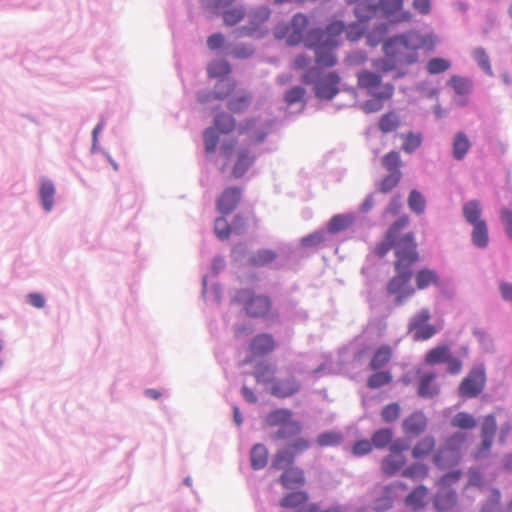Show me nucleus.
I'll list each match as a JSON object with an SVG mask.
<instances>
[{"label":"nucleus","instance_id":"12","mask_svg":"<svg viewBox=\"0 0 512 512\" xmlns=\"http://www.w3.org/2000/svg\"><path fill=\"white\" fill-rule=\"evenodd\" d=\"M301 389V384L293 375L283 379L273 380L270 387L272 396L280 399L289 398L297 394Z\"/></svg>","mask_w":512,"mask_h":512},{"label":"nucleus","instance_id":"52","mask_svg":"<svg viewBox=\"0 0 512 512\" xmlns=\"http://www.w3.org/2000/svg\"><path fill=\"white\" fill-rule=\"evenodd\" d=\"M230 71L231 67L225 60L214 61L208 67V74L213 78L226 76L230 73Z\"/></svg>","mask_w":512,"mask_h":512},{"label":"nucleus","instance_id":"22","mask_svg":"<svg viewBox=\"0 0 512 512\" xmlns=\"http://www.w3.org/2000/svg\"><path fill=\"white\" fill-rule=\"evenodd\" d=\"M436 374L427 373L420 377L418 383V395L422 398H432L439 394L440 387L435 382Z\"/></svg>","mask_w":512,"mask_h":512},{"label":"nucleus","instance_id":"13","mask_svg":"<svg viewBox=\"0 0 512 512\" xmlns=\"http://www.w3.org/2000/svg\"><path fill=\"white\" fill-rule=\"evenodd\" d=\"M340 83V78L337 73L330 72L320 78L315 84V94L318 98L330 100L332 99L338 92V85Z\"/></svg>","mask_w":512,"mask_h":512},{"label":"nucleus","instance_id":"25","mask_svg":"<svg viewBox=\"0 0 512 512\" xmlns=\"http://www.w3.org/2000/svg\"><path fill=\"white\" fill-rule=\"evenodd\" d=\"M406 464L404 455L389 454L381 462V470L387 476L395 475Z\"/></svg>","mask_w":512,"mask_h":512},{"label":"nucleus","instance_id":"53","mask_svg":"<svg viewBox=\"0 0 512 512\" xmlns=\"http://www.w3.org/2000/svg\"><path fill=\"white\" fill-rule=\"evenodd\" d=\"M398 65V61L389 58L388 56L373 61V68L375 69V72L381 75L396 69Z\"/></svg>","mask_w":512,"mask_h":512},{"label":"nucleus","instance_id":"21","mask_svg":"<svg viewBox=\"0 0 512 512\" xmlns=\"http://www.w3.org/2000/svg\"><path fill=\"white\" fill-rule=\"evenodd\" d=\"M471 141L463 131H458L452 141V155L457 161H462L471 149Z\"/></svg>","mask_w":512,"mask_h":512},{"label":"nucleus","instance_id":"24","mask_svg":"<svg viewBox=\"0 0 512 512\" xmlns=\"http://www.w3.org/2000/svg\"><path fill=\"white\" fill-rule=\"evenodd\" d=\"M462 213L465 221L470 225L483 222L482 206L479 200H470L462 207Z\"/></svg>","mask_w":512,"mask_h":512},{"label":"nucleus","instance_id":"46","mask_svg":"<svg viewBox=\"0 0 512 512\" xmlns=\"http://www.w3.org/2000/svg\"><path fill=\"white\" fill-rule=\"evenodd\" d=\"M428 475V467L423 463H414L402 471V476L412 480L424 479Z\"/></svg>","mask_w":512,"mask_h":512},{"label":"nucleus","instance_id":"28","mask_svg":"<svg viewBox=\"0 0 512 512\" xmlns=\"http://www.w3.org/2000/svg\"><path fill=\"white\" fill-rule=\"evenodd\" d=\"M295 457L290 450L285 446L275 453L272 460V468L276 470H285L294 466Z\"/></svg>","mask_w":512,"mask_h":512},{"label":"nucleus","instance_id":"8","mask_svg":"<svg viewBox=\"0 0 512 512\" xmlns=\"http://www.w3.org/2000/svg\"><path fill=\"white\" fill-rule=\"evenodd\" d=\"M408 224L409 217L406 215L401 216L396 220L387 230L384 240L376 245L375 254L379 257H384L392 248H394L396 252L397 246L408 238V236H411L413 243H416L412 232H409L399 238L401 230H403Z\"/></svg>","mask_w":512,"mask_h":512},{"label":"nucleus","instance_id":"63","mask_svg":"<svg viewBox=\"0 0 512 512\" xmlns=\"http://www.w3.org/2000/svg\"><path fill=\"white\" fill-rule=\"evenodd\" d=\"M305 95V89L300 86H295L287 91L285 101L288 104H295L300 102Z\"/></svg>","mask_w":512,"mask_h":512},{"label":"nucleus","instance_id":"10","mask_svg":"<svg viewBox=\"0 0 512 512\" xmlns=\"http://www.w3.org/2000/svg\"><path fill=\"white\" fill-rule=\"evenodd\" d=\"M486 384V373L483 366H477L470 370L461 381L458 393L462 398H475L482 393Z\"/></svg>","mask_w":512,"mask_h":512},{"label":"nucleus","instance_id":"61","mask_svg":"<svg viewBox=\"0 0 512 512\" xmlns=\"http://www.w3.org/2000/svg\"><path fill=\"white\" fill-rule=\"evenodd\" d=\"M345 35H346V38L349 40V41H357L359 40L363 33H364V27L362 25V23H353V24H350L348 26H345Z\"/></svg>","mask_w":512,"mask_h":512},{"label":"nucleus","instance_id":"39","mask_svg":"<svg viewBox=\"0 0 512 512\" xmlns=\"http://www.w3.org/2000/svg\"><path fill=\"white\" fill-rule=\"evenodd\" d=\"M456 461L454 452L449 449H439L433 456L434 464L440 469H444Z\"/></svg>","mask_w":512,"mask_h":512},{"label":"nucleus","instance_id":"3","mask_svg":"<svg viewBox=\"0 0 512 512\" xmlns=\"http://www.w3.org/2000/svg\"><path fill=\"white\" fill-rule=\"evenodd\" d=\"M345 24L342 21H333L325 30L312 29L306 39V46L314 50L315 61L319 67H332L336 65L337 58L334 50L339 45L338 37L344 33Z\"/></svg>","mask_w":512,"mask_h":512},{"label":"nucleus","instance_id":"60","mask_svg":"<svg viewBox=\"0 0 512 512\" xmlns=\"http://www.w3.org/2000/svg\"><path fill=\"white\" fill-rule=\"evenodd\" d=\"M219 138L214 128H208L204 132L205 150L207 153L214 152Z\"/></svg>","mask_w":512,"mask_h":512},{"label":"nucleus","instance_id":"38","mask_svg":"<svg viewBox=\"0 0 512 512\" xmlns=\"http://www.w3.org/2000/svg\"><path fill=\"white\" fill-rule=\"evenodd\" d=\"M448 84L458 95H467L472 90V82L466 77L454 75L450 78Z\"/></svg>","mask_w":512,"mask_h":512},{"label":"nucleus","instance_id":"7","mask_svg":"<svg viewBox=\"0 0 512 512\" xmlns=\"http://www.w3.org/2000/svg\"><path fill=\"white\" fill-rule=\"evenodd\" d=\"M309 19L305 14L297 13L293 16L290 24H279L274 29L276 39H285L287 44L295 46L304 41L306 43Z\"/></svg>","mask_w":512,"mask_h":512},{"label":"nucleus","instance_id":"27","mask_svg":"<svg viewBox=\"0 0 512 512\" xmlns=\"http://www.w3.org/2000/svg\"><path fill=\"white\" fill-rule=\"evenodd\" d=\"M435 448V439L432 436H425L419 440L412 449L414 459H424L428 457Z\"/></svg>","mask_w":512,"mask_h":512},{"label":"nucleus","instance_id":"29","mask_svg":"<svg viewBox=\"0 0 512 512\" xmlns=\"http://www.w3.org/2000/svg\"><path fill=\"white\" fill-rule=\"evenodd\" d=\"M251 466L254 470L263 469L268 463V449L263 444H255L250 452Z\"/></svg>","mask_w":512,"mask_h":512},{"label":"nucleus","instance_id":"6","mask_svg":"<svg viewBox=\"0 0 512 512\" xmlns=\"http://www.w3.org/2000/svg\"><path fill=\"white\" fill-rule=\"evenodd\" d=\"M292 411L287 408L275 409L267 414L265 423L269 427H279L274 439L283 440L302 432V424L292 419Z\"/></svg>","mask_w":512,"mask_h":512},{"label":"nucleus","instance_id":"36","mask_svg":"<svg viewBox=\"0 0 512 512\" xmlns=\"http://www.w3.org/2000/svg\"><path fill=\"white\" fill-rule=\"evenodd\" d=\"M276 257L277 255L273 250L262 249L251 255L249 258V263L252 266H265L272 263Z\"/></svg>","mask_w":512,"mask_h":512},{"label":"nucleus","instance_id":"42","mask_svg":"<svg viewBox=\"0 0 512 512\" xmlns=\"http://www.w3.org/2000/svg\"><path fill=\"white\" fill-rule=\"evenodd\" d=\"M393 438V431L390 428H382L374 432L371 437L373 446L378 449L387 447Z\"/></svg>","mask_w":512,"mask_h":512},{"label":"nucleus","instance_id":"35","mask_svg":"<svg viewBox=\"0 0 512 512\" xmlns=\"http://www.w3.org/2000/svg\"><path fill=\"white\" fill-rule=\"evenodd\" d=\"M308 499V494L305 491L291 492L281 499L280 505L283 508H298L305 504Z\"/></svg>","mask_w":512,"mask_h":512},{"label":"nucleus","instance_id":"14","mask_svg":"<svg viewBox=\"0 0 512 512\" xmlns=\"http://www.w3.org/2000/svg\"><path fill=\"white\" fill-rule=\"evenodd\" d=\"M497 423L493 415H486L481 423L482 443L476 457H484L491 449L493 439L496 433Z\"/></svg>","mask_w":512,"mask_h":512},{"label":"nucleus","instance_id":"11","mask_svg":"<svg viewBox=\"0 0 512 512\" xmlns=\"http://www.w3.org/2000/svg\"><path fill=\"white\" fill-rule=\"evenodd\" d=\"M404 0H379V8L394 23L409 22L412 14L403 10Z\"/></svg>","mask_w":512,"mask_h":512},{"label":"nucleus","instance_id":"62","mask_svg":"<svg viewBox=\"0 0 512 512\" xmlns=\"http://www.w3.org/2000/svg\"><path fill=\"white\" fill-rule=\"evenodd\" d=\"M500 219L507 236L512 240V210L502 208L500 210Z\"/></svg>","mask_w":512,"mask_h":512},{"label":"nucleus","instance_id":"23","mask_svg":"<svg viewBox=\"0 0 512 512\" xmlns=\"http://www.w3.org/2000/svg\"><path fill=\"white\" fill-rule=\"evenodd\" d=\"M255 156L248 150H241L237 155L236 162L232 168V176L236 179L243 177L254 164Z\"/></svg>","mask_w":512,"mask_h":512},{"label":"nucleus","instance_id":"44","mask_svg":"<svg viewBox=\"0 0 512 512\" xmlns=\"http://www.w3.org/2000/svg\"><path fill=\"white\" fill-rule=\"evenodd\" d=\"M353 222V217L349 215H335L328 224V231L338 233L347 229Z\"/></svg>","mask_w":512,"mask_h":512},{"label":"nucleus","instance_id":"50","mask_svg":"<svg viewBox=\"0 0 512 512\" xmlns=\"http://www.w3.org/2000/svg\"><path fill=\"white\" fill-rule=\"evenodd\" d=\"M215 127L224 134L230 133L235 128V120L232 116L221 113L215 118Z\"/></svg>","mask_w":512,"mask_h":512},{"label":"nucleus","instance_id":"64","mask_svg":"<svg viewBox=\"0 0 512 512\" xmlns=\"http://www.w3.org/2000/svg\"><path fill=\"white\" fill-rule=\"evenodd\" d=\"M324 242L323 232H314L301 240V244L305 247H317Z\"/></svg>","mask_w":512,"mask_h":512},{"label":"nucleus","instance_id":"26","mask_svg":"<svg viewBox=\"0 0 512 512\" xmlns=\"http://www.w3.org/2000/svg\"><path fill=\"white\" fill-rule=\"evenodd\" d=\"M416 287L419 290H424L428 288L430 285H438L439 284V276L436 271L423 268L417 271L415 275Z\"/></svg>","mask_w":512,"mask_h":512},{"label":"nucleus","instance_id":"57","mask_svg":"<svg viewBox=\"0 0 512 512\" xmlns=\"http://www.w3.org/2000/svg\"><path fill=\"white\" fill-rule=\"evenodd\" d=\"M214 231L220 240H226L231 235L232 228L224 217H219L215 220Z\"/></svg>","mask_w":512,"mask_h":512},{"label":"nucleus","instance_id":"40","mask_svg":"<svg viewBox=\"0 0 512 512\" xmlns=\"http://www.w3.org/2000/svg\"><path fill=\"white\" fill-rule=\"evenodd\" d=\"M477 424L476 419L469 413L459 412L451 420V425L455 428L470 430Z\"/></svg>","mask_w":512,"mask_h":512},{"label":"nucleus","instance_id":"31","mask_svg":"<svg viewBox=\"0 0 512 512\" xmlns=\"http://www.w3.org/2000/svg\"><path fill=\"white\" fill-rule=\"evenodd\" d=\"M451 354L447 345H440L429 350L425 356V363L430 366L445 363Z\"/></svg>","mask_w":512,"mask_h":512},{"label":"nucleus","instance_id":"37","mask_svg":"<svg viewBox=\"0 0 512 512\" xmlns=\"http://www.w3.org/2000/svg\"><path fill=\"white\" fill-rule=\"evenodd\" d=\"M451 68V62L448 59L434 57L428 60L426 71L430 75H437L448 71Z\"/></svg>","mask_w":512,"mask_h":512},{"label":"nucleus","instance_id":"17","mask_svg":"<svg viewBox=\"0 0 512 512\" xmlns=\"http://www.w3.org/2000/svg\"><path fill=\"white\" fill-rule=\"evenodd\" d=\"M276 343L271 334L261 333L256 335L250 343V352L255 356H265L272 353Z\"/></svg>","mask_w":512,"mask_h":512},{"label":"nucleus","instance_id":"16","mask_svg":"<svg viewBox=\"0 0 512 512\" xmlns=\"http://www.w3.org/2000/svg\"><path fill=\"white\" fill-rule=\"evenodd\" d=\"M241 199V189L238 187L226 188L217 200V208L222 214L231 213Z\"/></svg>","mask_w":512,"mask_h":512},{"label":"nucleus","instance_id":"5","mask_svg":"<svg viewBox=\"0 0 512 512\" xmlns=\"http://www.w3.org/2000/svg\"><path fill=\"white\" fill-rule=\"evenodd\" d=\"M233 302L242 305L244 312L250 318H266L273 310V303L269 296L256 294L250 289L238 290Z\"/></svg>","mask_w":512,"mask_h":512},{"label":"nucleus","instance_id":"48","mask_svg":"<svg viewBox=\"0 0 512 512\" xmlns=\"http://www.w3.org/2000/svg\"><path fill=\"white\" fill-rule=\"evenodd\" d=\"M403 139L402 149L406 153L414 152L422 143V135L420 133H407L402 135Z\"/></svg>","mask_w":512,"mask_h":512},{"label":"nucleus","instance_id":"19","mask_svg":"<svg viewBox=\"0 0 512 512\" xmlns=\"http://www.w3.org/2000/svg\"><path fill=\"white\" fill-rule=\"evenodd\" d=\"M427 419L421 411L410 414L402 424L403 431L408 436H418L425 431Z\"/></svg>","mask_w":512,"mask_h":512},{"label":"nucleus","instance_id":"58","mask_svg":"<svg viewBox=\"0 0 512 512\" xmlns=\"http://www.w3.org/2000/svg\"><path fill=\"white\" fill-rule=\"evenodd\" d=\"M473 58L477 64L489 75H492V68L489 60V56L486 51L478 47L473 51Z\"/></svg>","mask_w":512,"mask_h":512},{"label":"nucleus","instance_id":"9","mask_svg":"<svg viewBox=\"0 0 512 512\" xmlns=\"http://www.w3.org/2000/svg\"><path fill=\"white\" fill-rule=\"evenodd\" d=\"M460 477V471H452L439 479L438 484L441 490L436 494L434 501V505L438 511H449L455 507L457 502L456 493L448 489V486L457 482Z\"/></svg>","mask_w":512,"mask_h":512},{"label":"nucleus","instance_id":"1","mask_svg":"<svg viewBox=\"0 0 512 512\" xmlns=\"http://www.w3.org/2000/svg\"><path fill=\"white\" fill-rule=\"evenodd\" d=\"M440 39L434 32L410 30L387 39L383 44L385 56L395 59L399 65L410 66L419 61V50L434 52Z\"/></svg>","mask_w":512,"mask_h":512},{"label":"nucleus","instance_id":"41","mask_svg":"<svg viewBox=\"0 0 512 512\" xmlns=\"http://www.w3.org/2000/svg\"><path fill=\"white\" fill-rule=\"evenodd\" d=\"M275 369L268 363H259L254 371V377L258 383H272Z\"/></svg>","mask_w":512,"mask_h":512},{"label":"nucleus","instance_id":"43","mask_svg":"<svg viewBox=\"0 0 512 512\" xmlns=\"http://www.w3.org/2000/svg\"><path fill=\"white\" fill-rule=\"evenodd\" d=\"M399 124L398 115L395 112H388L380 118L378 127L383 133H389L396 130Z\"/></svg>","mask_w":512,"mask_h":512},{"label":"nucleus","instance_id":"54","mask_svg":"<svg viewBox=\"0 0 512 512\" xmlns=\"http://www.w3.org/2000/svg\"><path fill=\"white\" fill-rule=\"evenodd\" d=\"M402 178V172L401 171H396V172H392L384 177L382 179V181L380 182V191L382 193H388L390 192L392 189H394L398 183L400 182Z\"/></svg>","mask_w":512,"mask_h":512},{"label":"nucleus","instance_id":"20","mask_svg":"<svg viewBox=\"0 0 512 512\" xmlns=\"http://www.w3.org/2000/svg\"><path fill=\"white\" fill-rule=\"evenodd\" d=\"M269 15H270V11L266 7H261L255 11H253L249 15L251 25L242 27L238 32V36H253V35H255L259 30L260 24L264 23L269 18Z\"/></svg>","mask_w":512,"mask_h":512},{"label":"nucleus","instance_id":"4","mask_svg":"<svg viewBox=\"0 0 512 512\" xmlns=\"http://www.w3.org/2000/svg\"><path fill=\"white\" fill-rule=\"evenodd\" d=\"M357 86L365 90L372 99L364 102L363 110L366 113L377 112L383 108L385 101H388L394 95V85L389 82H383V75L363 69L356 75Z\"/></svg>","mask_w":512,"mask_h":512},{"label":"nucleus","instance_id":"47","mask_svg":"<svg viewBox=\"0 0 512 512\" xmlns=\"http://www.w3.org/2000/svg\"><path fill=\"white\" fill-rule=\"evenodd\" d=\"M342 439L341 433L329 431L318 435L316 442L321 447L337 446L342 442Z\"/></svg>","mask_w":512,"mask_h":512},{"label":"nucleus","instance_id":"30","mask_svg":"<svg viewBox=\"0 0 512 512\" xmlns=\"http://www.w3.org/2000/svg\"><path fill=\"white\" fill-rule=\"evenodd\" d=\"M471 226L473 227L471 232L472 243L479 248L487 247L489 243L487 223L483 221Z\"/></svg>","mask_w":512,"mask_h":512},{"label":"nucleus","instance_id":"15","mask_svg":"<svg viewBox=\"0 0 512 512\" xmlns=\"http://www.w3.org/2000/svg\"><path fill=\"white\" fill-rule=\"evenodd\" d=\"M279 482L285 489L300 488L306 483L305 472L298 466H291L283 471Z\"/></svg>","mask_w":512,"mask_h":512},{"label":"nucleus","instance_id":"2","mask_svg":"<svg viewBox=\"0 0 512 512\" xmlns=\"http://www.w3.org/2000/svg\"><path fill=\"white\" fill-rule=\"evenodd\" d=\"M418 260L417 244L413 243L411 236H408L397 246L394 263L396 275L387 284V292L395 296V302L398 305L415 293V289L410 285L412 278L411 267Z\"/></svg>","mask_w":512,"mask_h":512},{"label":"nucleus","instance_id":"34","mask_svg":"<svg viewBox=\"0 0 512 512\" xmlns=\"http://www.w3.org/2000/svg\"><path fill=\"white\" fill-rule=\"evenodd\" d=\"M40 198L46 211H50L54 204L55 187L49 180H44L40 187Z\"/></svg>","mask_w":512,"mask_h":512},{"label":"nucleus","instance_id":"56","mask_svg":"<svg viewBox=\"0 0 512 512\" xmlns=\"http://www.w3.org/2000/svg\"><path fill=\"white\" fill-rule=\"evenodd\" d=\"M401 408L398 403H390L381 411V418L385 423H392L400 416Z\"/></svg>","mask_w":512,"mask_h":512},{"label":"nucleus","instance_id":"55","mask_svg":"<svg viewBox=\"0 0 512 512\" xmlns=\"http://www.w3.org/2000/svg\"><path fill=\"white\" fill-rule=\"evenodd\" d=\"M245 16V11L241 7L228 9L223 13V21L227 26L238 24Z\"/></svg>","mask_w":512,"mask_h":512},{"label":"nucleus","instance_id":"51","mask_svg":"<svg viewBox=\"0 0 512 512\" xmlns=\"http://www.w3.org/2000/svg\"><path fill=\"white\" fill-rule=\"evenodd\" d=\"M383 167L390 173L401 171V159L400 154L397 151H390L382 159Z\"/></svg>","mask_w":512,"mask_h":512},{"label":"nucleus","instance_id":"49","mask_svg":"<svg viewBox=\"0 0 512 512\" xmlns=\"http://www.w3.org/2000/svg\"><path fill=\"white\" fill-rule=\"evenodd\" d=\"M251 96L247 93L233 97L228 102V108L234 113L245 111L250 105Z\"/></svg>","mask_w":512,"mask_h":512},{"label":"nucleus","instance_id":"59","mask_svg":"<svg viewBox=\"0 0 512 512\" xmlns=\"http://www.w3.org/2000/svg\"><path fill=\"white\" fill-rule=\"evenodd\" d=\"M310 441L306 438L299 437L296 438L293 442L286 445V447L290 450L293 456L296 458L298 455L302 454L306 450L310 448Z\"/></svg>","mask_w":512,"mask_h":512},{"label":"nucleus","instance_id":"32","mask_svg":"<svg viewBox=\"0 0 512 512\" xmlns=\"http://www.w3.org/2000/svg\"><path fill=\"white\" fill-rule=\"evenodd\" d=\"M428 490L424 486L416 487L405 499V504L412 508L414 511L422 508L425 504Z\"/></svg>","mask_w":512,"mask_h":512},{"label":"nucleus","instance_id":"18","mask_svg":"<svg viewBox=\"0 0 512 512\" xmlns=\"http://www.w3.org/2000/svg\"><path fill=\"white\" fill-rule=\"evenodd\" d=\"M394 356V349L388 344L378 346L372 353L369 368L372 371L386 367Z\"/></svg>","mask_w":512,"mask_h":512},{"label":"nucleus","instance_id":"33","mask_svg":"<svg viewBox=\"0 0 512 512\" xmlns=\"http://www.w3.org/2000/svg\"><path fill=\"white\" fill-rule=\"evenodd\" d=\"M392 374L388 370L374 371L367 379V387L369 389H378L392 382Z\"/></svg>","mask_w":512,"mask_h":512},{"label":"nucleus","instance_id":"45","mask_svg":"<svg viewBox=\"0 0 512 512\" xmlns=\"http://www.w3.org/2000/svg\"><path fill=\"white\" fill-rule=\"evenodd\" d=\"M408 206L412 212L422 214L426 208V199L418 190L414 189L408 196Z\"/></svg>","mask_w":512,"mask_h":512}]
</instances>
